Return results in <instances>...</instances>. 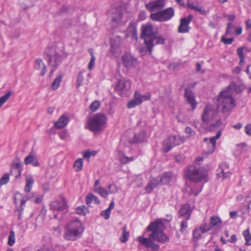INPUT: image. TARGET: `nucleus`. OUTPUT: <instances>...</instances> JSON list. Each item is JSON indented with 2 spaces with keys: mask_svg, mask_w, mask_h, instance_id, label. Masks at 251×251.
Instances as JSON below:
<instances>
[{
  "mask_svg": "<svg viewBox=\"0 0 251 251\" xmlns=\"http://www.w3.org/2000/svg\"><path fill=\"white\" fill-rule=\"evenodd\" d=\"M65 231L63 238L68 241H75L81 237V235L78 233L77 231H73L70 228H65Z\"/></svg>",
  "mask_w": 251,
  "mask_h": 251,
  "instance_id": "nucleus-20",
  "label": "nucleus"
},
{
  "mask_svg": "<svg viewBox=\"0 0 251 251\" xmlns=\"http://www.w3.org/2000/svg\"><path fill=\"white\" fill-rule=\"evenodd\" d=\"M88 51L91 55V60H90L89 65H88V69L89 70H91L94 68V65L95 63L96 58L94 55L93 49H89Z\"/></svg>",
  "mask_w": 251,
  "mask_h": 251,
  "instance_id": "nucleus-40",
  "label": "nucleus"
},
{
  "mask_svg": "<svg viewBox=\"0 0 251 251\" xmlns=\"http://www.w3.org/2000/svg\"><path fill=\"white\" fill-rule=\"evenodd\" d=\"M63 77V74H60L59 75L54 79L51 84V88L53 90H56L59 87Z\"/></svg>",
  "mask_w": 251,
  "mask_h": 251,
  "instance_id": "nucleus-34",
  "label": "nucleus"
},
{
  "mask_svg": "<svg viewBox=\"0 0 251 251\" xmlns=\"http://www.w3.org/2000/svg\"><path fill=\"white\" fill-rule=\"evenodd\" d=\"M83 81V73L82 72H80L78 73L77 76V79H76L77 88L79 87L82 85Z\"/></svg>",
  "mask_w": 251,
  "mask_h": 251,
  "instance_id": "nucleus-50",
  "label": "nucleus"
},
{
  "mask_svg": "<svg viewBox=\"0 0 251 251\" xmlns=\"http://www.w3.org/2000/svg\"><path fill=\"white\" fill-rule=\"evenodd\" d=\"M11 94V92H8L0 98V108L7 100Z\"/></svg>",
  "mask_w": 251,
  "mask_h": 251,
  "instance_id": "nucleus-46",
  "label": "nucleus"
},
{
  "mask_svg": "<svg viewBox=\"0 0 251 251\" xmlns=\"http://www.w3.org/2000/svg\"><path fill=\"white\" fill-rule=\"evenodd\" d=\"M217 177L219 179H224L230 177L231 173L229 171V165L226 162L220 164L218 169Z\"/></svg>",
  "mask_w": 251,
  "mask_h": 251,
  "instance_id": "nucleus-14",
  "label": "nucleus"
},
{
  "mask_svg": "<svg viewBox=\"0 0 251 251\" xmlns=\"http://www.w3.org/2000/svg\"><path fill=\"white\" fill-rule=\"evenodd\" d=\"M133 160H134V158L133 157H128L127 156H125V155H124L123 158L120 159V161L121 163H122L123 164H126L128 162L132 161Z\"/></svg>",
  "mask_w": 251,
  "mask_h": 251,
  "instance_id": "nucleus-56",
  "label": "nucleus"
},
{
  "mask_svg": "<svg viewBox=\"0 0 251 251\" xmlns=\"http://www.w3.org/2000/svg\"><path fill=\"white\" fill-rule=\"evenodd\" d=\"M146 18V12L145 10H142L140 12L139 16H138V19L140 21H143Z\"/></svg>",
  "mask_w": 251,
  "mask_h": 251,
  "instance_id": "nucleus-61",
  "label": "nucleus"
},
{
  "mask_svg": "<svg viewBox=\"0 0 251 251\" xmlns=\"http://www.w3.org/2000/svg\"><path fill=\"white\" fill-rule=\"evenodd\" d=\"M118 191L117 186L115 184H110L108 185V194H114L116 193Z\"/></svg>",
  "mask_w": 251,
  "mask_h": 251,
  "instance_id": "nucleus-42",
  "label": "nucleus"
},
{
  "mask_svg": "<svg viewBox=\"0 0 251 251\" xmlns=\"http://www.w3.org/2000/svg\"><path fill=\"white\" fill-rule=\"evenodd\" d=\"M192 210L190 209L189 204L182 205L178 212V215L179 218L185 217V219L189 220L190 218Z\"/></svg>",
  "mask_w": 251,
  "mask_h": 251,
  "instance_id": "nucleus-21",
  "label": "nucleus"
},
{
  "mask_svg": "<svg viewBox=\"0 0 251 251\" xmlns=\"http://www.w3.org/2000/svg\"><path fill=\"white\" fill-rule=\"evenodd\" d=\"M26 184L24 188V191L26 193L30 192L34 183V179L32 176H28L26 177Z\"/></svg>",
  "mask_w": 251,
  "mask_h": 251,
  "instance_id": "nucleus-30",
  "label": "nucleus"
},
{
  "mask_svg": "<svg viewBox=\"0 0 251 251\" xmlns=\"http://www.w3.org/2000/svg\"><path fill=\"white\" fill-rule=\"evenodd\" d=\"M185 141L184 136L171 135L164 141L163 151L167 153L170 151L174 147L183 144Z\"/></svg>",
  "mask_w": 251,
  "mask_h": 251,
  "instance_id": "nucleus-10",
  "label": "nucleus"
},
{
  "mask_svg": "<svg viewBox=\"0 0 251 251\" xmlns=\"http://www.w3.org/2000/svg\"><path fill=\"white\" fill-rule=\"evenodd\" d=\"M131 82L130 80L121 78L118 80L115 90L121 97H126L130 94Z\"/></svg>",
  "mask_w": 251,
  "mask_h": 251,
  "instance_id": "nucleus-8",
  "label": "nucleus"
},
{
  "mask_svg": "<svg viewBox=\"0 0 251 251\" xmlns=\"http://www.w3.org/2000/svg\"><path fill=\"white\" fill-rule=\"evenodd\" d=\"M153 238H145L142 236L137 237V241L146 248H150L153 251H158L159 246L153 241Z\"/></svg>",
  "mask_w": 251,
  "mask_h": 251,
  "instance_id": "nucleus-12",
  "label": "nucleus"
},
{
  "mask_svg": "<svg viewBox=\"0 0 251 251\" xmlns=\"http://www.w3.org/2000/svg\"><path fill=\"white\" fill-rule=\"evenodd\" d=\"M185 133L187 134L188 137H190L195 134V131H193L190 127L187 126L185 129Z\"/></svg>",
  "mask_w": 251,
  "mask_h": 251,
  "instance_id": "nucleus-59",
  "label": "nucleus"
},
{
  "mask_svg": "<svg viewBox=\"0 0 251 251\" xmlns=\"http://www.w3.org/2000/svg\"><path fill=\"white\" fill-rule=\"evenodd\" d=\"M238 146L240 147L241 152L246 151L249 149L248 146L245 143H241L239 145H238Z\"/></svg>",
  "mask_w": 251,
  "mask_h": 251,
  "instance_id": "nucleus-60",
  "label": "nucleus"
},
{
  "mask_svg": "<svg viewBox=\"0 0 251 251\" xmlns=\"http://www.w3.org/2000/svg\"><path fill=\"white\" fill-rule=\"evenodd\" d=\"M34 158L35 157L34 155L29 154L25 158L24 162L26 165L32 164V162L34 160Z\"/></svg>",
  "mask_w": 251,
  "mask_h": 251,
  "instance_id": "nucleus-52",
  "label": "nucleus"
},
{
  "mask_svg": "<svg viewBox=\"0 0 251 251\" xmlns=\"http://www.w3.org/2000/svg\"><path fill=\"white\" fill-rule=\"evenodd\" d=\"M186 219L183 220L180 224V232L182 233L186 232V229L188 227L187 221Z\"/></svg>",
  "mask_w": 251,
  "mask_h": 251,
  "instance_id": "nucleus-48",
  "label": "nucleus"
},
{
  "mask_svg": "<svg viewBox=\"0 0 251 251\" xmlns=\"http://www.w3.org/2000/svg\"><path fill=\"white\" fill-rule=\"evenodd\" d=\"M203 232L201 230V228H196L194 230L193 232V240L194 242H197L198 240H199L202 234H203Z\"/></svg>",
  "mask_w": 251,
  "mask_h": 251,
  "instance_id": "nucleus-35",
  "label": "nucleus"
},
{
  "mask_svg": "<svg viewBox=\"0 0 251 251\" xmlns=\"http://www.w3.org/2000/svg\"><path fill=\"white\" fill-rule=\"evenodd\" d=\"M162 225L161 221H154L151 223L147 228L148 231H151L150 235V238H153V240L161 243H165L169 241L168 236L165 234L163 230L160 228V226Z\"/></svg>",
  "mask_w": 251,
  "mask_h": 251,
  "instance_id": "nucleus-4",
  "label": "nucleus"
},
{
  "mask_svg": "<svg viewBox=\"0 0 251 251\" xmlns=\"http://www.w3.org/2000/svg\"><path fill=\"white\" fill-rule=\"evenodd\" d=\"M100 103L98 100L93 101L90 105V109L93 111H97L100 107Z\"/></svg>",
  "mask_w": 251,
  "mask_h": 251,
  "instance_id": "nucleus-47",
  "label": "nucleus"
},
{
  "mask_svg": "<svg viewBox=\"0 0 251 251\" xmlns=\"http://www.w3.org/2000/svg\"><path fill=\"white\" fill-rule=\"evenodd\" d=\"M243 235L245 240V245H251V234L249 229H247L243 232Z\"/></svg>",
  "mask_w": 251,
  "mask_h": 251,
  "instance_id": "nucleus-37",
  "label": "nucleus"
},
{
  "mask_svg": "<svg viewBox=\"0 0 251 251\" xmlns=\"http://www.w3.org/2000/svg\"><path fill=\"white\" fill-rule=\"evenodd\" d=\"M22 170V168L21 164L19 163H15L11 165L10 173L12 174L14 171L17 172V174L15 175V177L17 178L21 176Z\"/></svg>",
  "mask_w": 251,
  "mask_h": 251,
  "instance_id": "nucleus-32",
  "label": "nucleus"
},
{
  "mask_svg": "<svg viewBox=\"0 0 251 251\" xmlns=\"http://www.w3.org/2000/svg\"><path fill=\"white\" fill-rule=\"evenodd\" d=\"M83 159L82 158H78L75 160L74 163V167L76 172H79L82 170L83 168Z\"/></svg>",
  "mask_w": 251,
  "mask_h": 251,
  "instance_id": "nucleus-38",
  "label": "nucleus"
},
{
  "mask_svg": "<svg viewBox=\"0 0 251 251\" xmlns=\"http://www.w3.org/2000/svg\"><path fill=\"white\" fill-rule=\"evenodd\" d=\"M196 187H198V190L195 191L194 189L191 188L190 194L193 195L195 196H197L202 190V186L201 185H196Z\"/></svg>",
  "mask_w": 251,
  "mask_h": 251,
  "instance_id": "nucleus-51",
  "label": "nucleus"
},
{
  "mask_svg": "<svg viewBox=\"0 0 251 251\" xmlns=\"http://www.w3.org/2000/svg\"><path fill=\"white\" fill-rule=\"evenodd\" d=\"M146 139V131L145 130H141L139 133H135L134 137L132 140H130V144H135L144 142Z\"/></svg>",
  "mask_w": 251,
  "mask_h": 251,
  "instance_id": "nucleus-25",
  "label": "nucleus"
},
{
  "mask_svg": "<svg viewBox=\"0 0 251 251\" xmlns=\"http://www.w3.org/2000/svg\"><path fill=\"white\" fill-rule=\"evenodd\" d=\"M218 111L215 106L210 103L206 104L201 116V121L206 125L217 118Z\"/></svg>",
  "mask_w": 251,
  "mask_h": 251,
  "instance_id": "nucleus-9",
  "label": "nucleus"
},
{
  "mask_svg": "<svg viewBox=\"0 0 251 251\" xmlns=\"http://www.w3.org/2000/svg\"><path fill=\"white\" fill-rule=\"evenodd\" d=\"M9 181V174L6 173L0 179V187L4 184L7 183Z\"/></svg>",
  "mask_w": 251,
  "mask_h": 251,
  "instance_id": "nucleus-45",
  "label": "nucleus"
},
{
  "mask_svg": "<svg viewBox=\"0 0 251 251\" xmlns=\"http://www.w3.org/2000/svg\"><path fill=\"white\" fill-rule=\"evenodd\" d=\"M25 204H24V201L21 202L19 206H16L14 211L15 214L17 216L19 220L21 221L23 218L24 210L25 209Z\"/></svg>",
  "mask_w": 251,
  "mask_h": 251,
  "instance_id": "nucleus-29",
  "label": "nucleus"
},
{
  "mask_svg": "<svg viewBox=\"0 0 251 251\" xmlns=\"http://www.w3.org/2000/svg\"><path fill=\"white\" fill-rule=\"evenodd\" d=\"M135 101L137 102V103L140 104L143 102V100L142 99V95H141L138 92H135L134 96V99Z\"/></svg>",
  "mask_w": 251,
  "mask_h": 251,
  "instance_id": "nucleus-54",
  "label": "nucleus"
},
{
  "mask_svg": "<svg viewBox=\"0 0 251 251\" xmlns=\"http://www.w3.org/2000/svg\"><path fill=\"white\" fill-rule=\"evenodd\" d=\"M222 134L221 130H219L217 133L216 136H213L209 139V143L207 145L209 148V150L208 151V153H212L216 147V140L220 138Z\"/></svg>",
  "mask_w": 251,
  "mask_h": 251,
  "instance_id": "nucleus-24",
  "label": "nucleus"
},
{
  "mask_svg": "<svg viewBox=\"0 0 251 251\" xmlns=\"http://www.w3.org/2000/svg\"><path fill=\"white\" fill-rule=\"evenodd\" d=\"M215 122L209 124L208 128L210 131H214L217 129L223 126L224 128L225 126V124L223 123L222 119L220 118L214 119Z\"/></svg>",
  "mask_w": 251,
  "mask_h": 251,
  "instance_id": "nucleus-27",
  "label": "nucleus"
},
{
  "mask_svg": "<svg viewBox=\"0 0 251 251\" xmlns=\"http://www.w3.org/2000/svg\"><path fill=\"white\" fill-rule=\"evenodd\" d=\"M126 229V226H124L122 228V234L120 238V241L122 243H126L128 239L129 233L127 231Z\"/></svg>",
  "mask_w": 251,
  "mask_h": 251,
  "instance_id": "nucleus-36",
  "label": "nucleus"
},
{
  "mask_svg": "<svg viewBox=\"0 0 251 251\" xmlns=\"http://www.w3.org/2000/svg\"><path fill=\"white\" fill-rule=\"evenodd\" d=\"M199 228H201V230L204 233L212 229L210 225L209 224V225H208L207 224H205L204 225L201 226Z\"/></svg>",
  "mask_w": 251,
  "mask_h": 251,
  "instance_id": "nucleus-57",
  "label": "nucleus"
},
{
  "mask_svg": "<svg viewBox=\"0 0 251 251\" xmlns=\"http://www.w3.org/2000/svg\"><path fill=\"white\" fill-rule=\"evenodd\" d=\"M50 209L53 211H61L67 209L68 205L66 199L62 196L60 200L51 201L49 205Z\"/></svg>",
  "mask_w": 251,
  "mask_h": 251,
  "instance_id": "nucleus-11",
  "label": "nucleus"
},
{
  "mask_svg": "<svg viewBox=\"0 0 251 251\" xmlns=\"http://www.w3.org/2000/svg\"><path fill=\"white\" fill-rule=\"evenodd\" d=\"M161 185H168L171 182L175 181L176 176L172 172H167L158 176Z\"/></svg>",
  "mask_w": 251,
  "mask_h": 251,
  "instance_id": "nucleus-19",
  "label": "nucleus"
},
{
  "mask_svg": "<svg viewBox=\"0 0 251 251\" xmlns=\"http://www.w3.org/2000/svg\"><path fill=\"white\" fill-rule=\"evenodd\" d=\"M174 15V9L173 7H170L156 13H151L150 19L154 21L163 22L171 20Z\"/></svg>",
  "mask_w": 251,
  "mask_h": 251,
  "instance_id": "nucleus-7",
  "label": "nucleus"
},
{
  "mask_svg": "<svg viewBox=\"0 0 251 251\" xmlns=\"http://www.w3.org/2000/svg\"><path fill=\"white\" fill-rule=\"evenodd\" d=\"M65 228H70L73 231H77L78 234L82 235L84 232V227L81 222L78 220H74L69 222L65 226Z\"/></svg>",
  "mask_w": 251,
  "mask_h": 251,
  "instance_id": "nucleus-15",
  "label": "nucleus"
},
{
  "mask_svg": "<svg viewBox=\"0 0 251 251\" xmlns=\"http://www.w3.org/2000/svg\"><path fill=\"white\" fill-rule=\"evenodd\" d=\"M123 13L120 9L115 8L113 12L112 16V22L115 23L116 25L121 24Z\"/></svg>",
  "mask_w": 251,
  "mask_h": 251,
  "instance_id": "nucleus-23",
  "label": "nucleus"
},
{
  "mask_svg": "<svg viewBox=\"0 0 251 251\" xmlns=\"http://www.w3.org/2000/svg\"><path fill=\"white\" fill-rule=\"evenodd\" d=\"M187 178L195 182L207 181V172L206 170L192 165L185 172Z\"/></svg>",
  "mask_w": 251,
  "mask_h": 251,
  "instance_id": "nucleus-5",
  "label": "nucleus"
},
{
  "mask_svg": "<svg viewBox=\"0 0 251 251\" xmlns=\"http://www.w3.org/2000/svg\"><path fill=\"white\" fill-rule=\"evenodd\" d=\"M15 242V232L13 230L10 231V234L8 237V244L9 246H12Z\"/></svg>",
  "mask_w": 251,
  "mask_h": 251,
  "instance_id": "nucleus-44",
  "label": "nucleus"
},
{
  "mask_svg": "<svg viewBox=\"0 0 251 251\" xmlns=\"http://www.w3.org/2000/svg\"><path fill=\"white\" fill-rule=\"evenodd\" d=\"M161 184L158 176L156 178H151L145 189L147 193H151L155 187Z\"/></svg>",
  "mask_w": 251,
  "mask_h": 251,
  "instance_id": "nucleus-22",
  "label": "nucleus"
},
{
  "mask_svg": "<svg viewBox=\"0 0 251 251\" xmlns=\"http://www.w3.org/2000/svg\"><path fill=\"white\" fill-rule=\"evenodd\" d=\"M94 191L104 198H106L108 195L107 190H105L104 188L101 186L99 188H98V189L95 190Z\"/></svg>",
  "mask_w": 251,
  "mask_h": 251,
  "instance_id": "nucleus-43",
  "label": "nucleus"
},
{
  "mask_svg": "<svg viewBox=\"0 0 251 251\" xmlns=\"http://www.w3.org/2000/svg\"><path fill=\"white\" fill-rule=\"evenodd\" d=\"M140 104L137 103V102L136 101H135L134 99L130 100L128 103H127V107L128 108H133L134 107H135L137 105H139Z\"/></svg>",
  "mask_w": 251,
  "mask_h": 251,
  "instance_id": "nucleus-58",
  "label": "nucleus"
},
{
  "mask_svg": "<svg viewBox=\"0 0 251 251\" xmlns=\"http://www.w3.org/2000/svg\"><path fill=\"white\" fill-rule=\"evenodd\" d=\"M106 122L105 115L101 113H97L88 119V129L93 132L102 131L105 128Z\"/></svg>",
  "mask_w": 251,
  "mask_h": 251,
  "instance_id": "nucleus-2",
  "label": "nucleus"
},
{
  "mask_svg": "<svg viewBox=\"0 0 251 251\" xmlns=\"http://www.w3.org/2000/svg\"><path fill=\"white\" fill-rule=\"evenodd\" d=\"M69 119L68 116L64 114L55 123L54 126L57 128L61 129L65 127L67 125Z\"/></svg>",
  "mask_w": 251,
  "mask_h": 251,
  "instance_id": "nucleus-28",
  "label": "nucleus"
},
{
  "mask_svg": "<svg viewBox=\"0 0 251 251\" xmlns=\"http://www.w3.org/2000/svg\"><path fill=\"white\" fill-rule=\"evenodd\" d=\"M122 61L124 66L127 69H131L135 67L136 64V59L130 54L126 53L122 56Z\"/></svg>",
  "mask_w": 251,
  "mask_h": 251,
  "instance_id": "nucleus-18",
  "label": "nucleus"
},
{
  "mask_svg": "<svg viewBox=\"0 0 251 251\" xmlns=\"http://www.w3.org/2000/svg\"><path fill=\"white\" fill-rule=\"evenodd\" d=\"M245 131L248 135L251 136V124H248L245 126Z\"/></svg>",
  "mask_w": 251,
  "mask_h": 251,
  "instance_id": "nucleus-64",
  "label": "nucleus"
},
{
  "mask_svg": "<svg viewBox=\"0 0 251 251\" xmlns=\"http://www.w3.org/2000/svg\"><path fill=\"white\" fill-rule=\"evenodd\" d=\"M235 26L233 24L230 23H227L225 35L226 36L231 35L233 31H235Z\"/></svg>",
  "mask_w": 251,
  "mask_h": 251,
  "instance_id": "nucleus-41",
  "label": "nucleus"
},
{
  "mask_svg": "<svg viewBox=\"0 0 251 251\" xmlns=\"http://www.w3.org/2000/svg\"><path fill=\"white\" fill-rule=\"evenodd\" d=\"M92 201H94L96 204H100V200L94 194H89L86 197V203L87 205L90 204Z\"/></svg>",
  "mask_w": 251,
  "mask_h": 251,
  "instance_id": "nucleus-33",
  "label": "nucleus"
},
{
  "mask_svg": "<svg viewBox=\"0 0 251 251\" xmlns=\"http://www.w3.org/2000/svg\"><path fill=\"white\" fill-rule=\"evenodd\" d=\"M140 37L144 40L145 44L150 54L154 46L159 44L163 45L165 42L164 38L159 35L158 28L149 22L142 25Z\"/></svg>",
  "mask_w": 251,
  "mask_h": 251,
  "instance_id": "nucleus-1",
  "label": "nucleus"
},
{
  "mask_svg": "<svg viewBox=\"0 0 251 251\" xmlns=\"http://www.w3.org/2000/svg\"><path fill=\"white\" fill-rule=\"evenodd\" d=\"M187 6L192 9H194L200 12L201 14L204 15L206 14L205 9L201 6H195L193 3H189L187 4Z\"/></svg>",
  "mask_w": 251,
  "mask_h": 251,
  "instance_id": "nucleus-39",
  "label": "nucleus"
},
{
  "mask_svg": "<svg viewBox=\"0 0 251 251\" xmlns=\"http://www.w3.org/2000/svg\"><path fill=\"white\" fill-rule=\"evenodd\" d=\"M222 221L217 216H213L210 217V225L212 228L215 226L219 227L222 225Z\"/></svg>",
  "mask_w": 251,
  "mask_h": 251,
  "instance_id": "nucleus-31",
  "label": "nucleus"
},
{
  "mask_svg": "<svg viewBox=\"0 0 251 251\" xmlns=\"http://www.w3.org/2000/svg\"><path fill=\"white\" fill-rule=\"evenodd\" d=\"M111 211L109 209H106L105 210H103L100 213V215L104 218L105 220H108L110 216Z\"/></svg>",
  "mask_w": 251,
  "mask_h": 251,
  "instance_id": "nucleus-53",
  "label": "nucleus"
},
{
  "mask_svg": "<svg viewBox=\"0 0 251 251\" xmlns=\"http://www.w3.org/2000/svg\"><path fill=\"white\" fill-rule=\"evenodd\" d=\"M193 16L192 14H190L186 18H182L180 20V25L178 28V32L179 33H188L191 27L189 26L190 22H191Z\"/></svg>",
  "mask_w": 251,
  "mask_h": 251,
  "instance_id": "nucleus-13",
  "label": "nucleus"
},
{
  "mask_svg": "<svg viewBox=\"0 0 251 251\" xmlns=\"http://www.w3.org/2000/svg\"><path fill=\"white\" fill-rule=\"evenodd\" d=\"M34 67L36 70H41L40 75L42 76H43L47 72V67L43 60L40 58H38L35 60Z\"/></svg>",
  "mask_w": 251,
  "mask_h": 251,
  "instance_id": "nucleus-26",
  "label": "nucleus"
},
{
  "mask_svg": "<svg viewBox=\"0 0 251 251\" xmlns=\"http://www.w3.org/2000/svg\"><path fill=\"white\" fill-rule=\"evenodd\" d=\"M234 41L233 38H226L224 36H222L221 38V42L224 43L225 44L230 45Z\"/></svg>",
  "mask_w": 251,
  "mask_h": 251,
  "instance_id": "nucleus-55",
  "label": "nucleus"
},
{
  "mask_svg": "<svg viewBox=\"0 0 251 251\" xmlns=\"http://www.w3.org/2000/svg\"><path fill=\"white\" fill-rule=\"evenodd\" d=\"M44 59L51 67H58L62 62L63 57L54 47H50L44 54Z\"/></svg>",
  "mask_w": 251,
  "mask_h": 251,
  "instance_id": "nucleus-6",
  "label": "nucleus"
},
{
  "mask_svg": "<svg viewBox=\"0 0 251 251\" xmlns=\"http://www.w3.org/2000/svg\"><path fill=\"white\" fill-rule=\"evenodd\" d=\"M165 5V0H155L145 4L146 8L150 12H152L155 10L161 9Z\"/></svg>",
  "mask_w": 251,
  "mask_h": 251,
  "instance_id": "nucleus-16",
  "label": "nucleus"
},
{
  "mask_svg": "<svg viewBox=\"0 0 251 251\" xmlns=\"http://www.w3.org/2000/svg\"><path fill=\"white\" fill-rule=\"evenodd\" d=\"M218 106L221 107L223 112H226L234 108L236 103L232 97L228 89L222 91L218 96Z\"/></svg>",
  "mask_w": 251,
  "mask_h": 251,
  "instance_id": "nucleus-3",
  "label": "nucleus"
},
{
  "mask_svg": "<svg viewBox=\"0 0 251 251\" xmlns=\"http://www.w3.org/2000/svg\"><path fill=\"white\" fill-rule=\"evenodd\" d=\"M232 87L234 90L237 93H241L245 89V86L242 85H237L235 83H233Z\"/></svg>",
  "mask_w": 251,
  "mask_h": 251,
  "instance_id": "nucleus-49",
  "label": "nucleus"
},
{
  "mask_svg": "<svg viewBox=\"0 0 251 251\" xmlns=\"http://www.w3.org/2000/svg\"><path fill=\"white\" fill-rule=\"evenodd\" d=\"M184 96L188 103L191 105L192 110H194L198 104L195 94L190 89L186 88Z\"/></svg>",
  "mask_w": 251,
  "mask_h": 251,
  "instance_id": "nucleus-17",
  "label": "nucleus"
},
{
  "mask_svg": "<svg viewBox=\"0 0 251 251\" xmlns=\"http://www.w3.org/2000/svg\"><path fill=\"white\" fill-rule=\"evenodd\" d=\"M244 48L243 47H241L237 49V53L239 57H245L243 53Z\"/></svg>",
  "mask_w": 251,
  "mask_h": 251,
  "instance_id": "nucleus-63",
  "label": "nucleus"
},
{
  "mask_svg": "<svg viewBox=\"0 0 251 251\" xmlns=\"http://www.w3.org/2000/svg\"><path fill=\"white\" fill-rule=\"evenodd\" d=\"M175 159L176 162L179 163H181L184 161L185 157L182 155L178 154L176 156Z\"/></svg>",
  "mask_w": 251,
  "mask_h": 251,
  "instance_id": "nucleus-62",
  "label": "nucleus"
}]
</instances>
